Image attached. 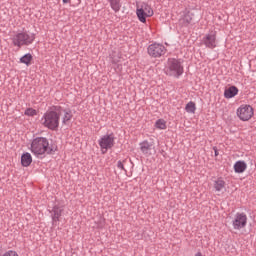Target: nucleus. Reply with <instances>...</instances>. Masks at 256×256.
I'll list each match as a JSON object with an SVG mask.
<instances>
[{"label":"nucleus","instance_id":"1","mask_svg":"<svg viewBox=\"0 0 256 256\" xmlns=\"http://www.w3.org/2000/svg\"><path fill=\"white\" fill-rule=\"evenodd\" d=\"M30 151L36 155H51L57 151V146L49 144V140L45 137H37L31 142Z\"/></svg>","mask_w":256,"mask_h":256},{"label":"nucleus","instance_id":"2","mask_svg":"<svg viewBox=\"0 0 256 256\" xmlns=\"http://www.w3.org/2000/svg\"><path fill=\"white\" fill-rule=\"evenodd\" d=\"M61 117V111H58L57 108L52 111L46 112L42 119L41 124L44 127H47V129H51L52 131H55L59 127V119Z\"/></svg>","mask_w":256,"mask_h":256},{"label":"nucleus","instance_id":"3","mask_svg":"<svg viewBox=\"0 0 256 256\" xmlns=\"http://www.w3.org/2000/svg\"><path fill=\"white\" fill-rule=\"evenodd\" d=\"M164 71L170 77H181L183 75V64H181L180 60L170 58L167 61Z\"/></svg>","mask_w":256,"mask_h":256},{"label":"nucleus","instance_id":"4","mask_svg":"<svg viewBox=\"0 0 256 256\" xmlns=\"http://www.w3.org/2000/svg\"><path fill=\"white\" fill-rule=\"evenodd\" d=\"M136 15L140 23H147V18L154 15L153 8L145 2L137 4Z\"/></svg>","mask_w":256,"mask_h":256},{"label":"nucleus","instance_id":"5","mask_svg":"<svg viewBox=\"0 0 256 256\" xmlns=\"http://www.w3.org/2000/svg\"><path fill=\"white\" fill-rule=\"evenodd\" d=\"M35 41V35L27 34V32H21L16 34L12 38V43L15 47H23V45H31Z\"/></svg>","mask_w":256,"mask_h":256},{"label":"nucleus","instance_id":"6","mask_svg":"<svg viewBox=\"0 0 256 256\" xmlns=\"http://www.w3.org/2000/svg\"><path fill=\"white\" fill-rule=\"evenodd\" d=\"M236 115L240 121H250L255 115V110L249 104H242L237 108Z\"/></svg>","mask_w":256,"mask_h":256},{"label":"nucleus","instance_id":"7","mask_svg":"<svg viewBox=\"0 0 256 256\" xmlns=\"http://www.w3.org/2000/svg\"><path fill=\"white\" fill-rule=\"evenodd\" d=\"M98 143L101 148V152L105 154L115 145V137L113 136V134L104 135L102 138L99 139Z\"/></svg>","mask_w":256,"mask_h":256},{"label":"nucleus","instance_id":"8","mask_svg":"<svg viewBox=\"0 0 256 256\" xmlns=\"http://www.w3.org/2000/svg\"><path fill=\"white\" fill-rule=\"evenodd\" d=\"M165 53H167V49L162 44L154 43L148 46V55L150 57H162Z\"/></svg>","mask_w":256,"mask_h":256},{"label":"nucleus","instance_id":"9","mask_svg":"<svg viewBox=\"0 0 256 256\" xmlns=\"http://www.w3.org/2000/svg\"><path fill=\"white\" fill-rule=\"evenodd\" d=\"M234 229L239 231L247 226V215L245 213H237L232 222Z\"/></svg>","mask_w":256,"mask_h":256},{"label":"nucleus","instance_id":"10","mask_svg":"<svg viewBox=\"0 0 256 256\" xmlns=\"http://www.w3.org/2000/svg\"><path fill=\"white\" fill-rule=\"evenodd\" d=\"M202 43L208 49H215V47H217V32H210L206 34L202 40Z\"/></svg>","mask_w":256,"mask_h":256},{"label":"nucleus","instance_id":"11","mask_svg":"<svg viewBox=\"0 0 256 256\" xmlns=\"http://www.w3.org/2000/svg\"><path fill=\"white\" fill-rule=\"evenodd\" d=\"M139 145L140 151L145 155V157H151V155H153V151H155V143L145 140Z\"/></svg>","mask_w":256,"mask_h":256},{"label":"nucleus","instance_id":"12","mask_svg":"<svg viewBox=\"0 0 256 256\" xmlns=\"http://www.w3.org/2000/svg\"><path fill=\"white\" fill-rule=\"evenodd\" d=\"M61 215H63V208L59 206H54L52 209V221L53 223L59 222V219H61Z\"/></svg>","mask_w":256,"mask_h":256},{"label":"nucleus","instance_id":"13","mask_svg":"<svg viewBox=\"0 0 256 256\" xmlns=\"http://www.w3.org/2000/svg\"><path fill=\"white\" fill-rule=\"evenodd\" d=\"M239 93V89L235 86H231L224 91V97L226 99H233Z\"/></svg>","mask_w":256,"mask_h":256},{"label":"nucleus","instance_id":"14","mask_svg":"<svg viewBox=\"0 0 256 256\" xmlns=\"http://www.w3.org/2000/svg\"><path fill=\"white\" fill-rule=\"evenodd\" d=\"M234 171L235 173H245V171H247V163H245V161H237L234 164Z\"/></svg>","mask_w":256,"mask_h":256},{"label":"nucleus","instance_id":"15","mask_svg":"<svg viewBox=\"0 0 256 256\" xmlns=\"http://www.w3.org/2000/svg\"><path fill=\"white\" fill-rule=\"evenodd\" d=\"M21 163L23 167H29V165L33 163V157L31 156V154H29V152H26L22 155Z\"/></svg>","mask_w":256,"mask_h":256},{"label":"nucleus","instance_id":"16","mask_svg":"<svg viewBox=\"0 0 256 256\" xmlns=\"http://www.w3.org/2000/svg\"><path fill=\"white\" fill-rule=\"evenodd\" d=\"M57 110L61 112V115H63V123H67L68 121H71V119L73 118V114L70 110H63L60 108H57Z\"/></svg>","mask_w":256,"mask_h":256},{"label":"nucleus","instance_id":"17","mask_svg":"<svg viewBox=\"0 0 256 256\" xmlns=\"http://www.w3.org/2000/svg\"><path fill=\"white\" fill-rule=\"evenodd\" d=\"M214 189L215 191H223L225 189V180L223 179H218L214 182Z\"/></svg>","mask_w":256,"mask_h":256},{"label":"nucleus","instance_id":"18","mask_svg":"<svg viewBox=\"0 0 256 256\" xmlns=\"http://www.w3.org/2000/svg\"><path fill=\"white\" fill-rule=\"evenodd\" d=\"M111 9L116 13L121 10V0H109Z\"/></svg>","mask_w":256,"mask_h":256},{"label":"nucleus","instance_id":"19","mask_svg":"<svg viewBox=\"0 0 256 256\" xmlns=\"http://www.w3.org/2000/svg\"><path fill=\"white\" fill-rule=\"evenodd\" d=\"M185 111H187L188 113L195 114V111H197V106L195 102L193 101L188 102L185 106Z\"/></svg>","mask_w":256,"mask_h":256},{"label":"nucleus","instance_id":"20","mask_svg":"<svg viewBox=\"0 0 256 256\" xmlns=\"http://www.w3.org/2000/svg\"><path fill=\"white\" fill-rule=\"evenodd\" d=\"M154 127L159 130H165L167 129V121H165L164 119H158L155 122Z\"/></svg>","mask_w":256,"mask_h":256},{"label":"nucleus","instance_id":"21","mask_svg":"<svg viewBox=\"0 0 256 256\" xmlns=\"http://www.w3.org/2000/svg\"><path fill=\"white\" fill-rule=\"evenodd\" d=\"M33 59V56L31 54H25L22 58H20V63H24V65H31V61Z\"/></svg>","mask_w":256,"mask_h":256},{"label":"nucleus","instance_id":"22","mask_svg":"<svg viewBox=\"0 0 256 256\" xmlns=\"http://www.w3.org/2000/svg\"><path fill=\"white\" fill-rule=\"evenodd\" d=\"M38 114H39V111L33 108H27L24 112V115H26V117H35Z\"/></svg>","mask_w":256,"mask_h":256},{"label":"nucleus","instance_id":"23","mask_svg":"<svg viewBox=\"0 0 256 256\" xmlns=\"http://www.w3.org/2000/svg\"><path fill=\"white\" fill-rule=\"evenodd\" d=\"M0 256H19V254L15 250H8Z\"/></svg>","mask_w":256,"mask_h":256},{"label":"nucleus","instance_id":"24","mask_svg":"<svg viewBox=\"0 0 256 256\" xmlns=\"http://www.w3.org/2000/svg\"><path fill=\"white\" fill-rule=\"evenodd\" d=\"M125 161L126 160H123V161H118L117 162V167H118V169H121V171H125Z\"/></svg>","mask_w":256,"mask_h":256},{"label":"nucleus","instance_id":"25","mask_svg":"<svg viewBox=\"0 0 256 256\" xmlns=\"http://www.w3.org/2000/svg\"><path fill=\"white\" fill-rule=\"evenodd\" d=\"M184 21H186V23H189L190 21H193V17L191 16V14L187 13L184 16Z\"/></svg>","mask_w":256,"mask_h":256},{"label":"nucleus","instance_id":"26","mask_svg":"<svg viewBox=\"0 0 256 256\" xmlns=\"http://www.w3.org/2000/svg\"><path fill=\"white\" fill-rule=\"evenodd\" d=\"M121 61V55L113 56L112 57V63H119Z\"/></svg>","mask_w":256,"mask_h":256},{"label":"nucleus","instance_id":"27","mask_svg":"<svg viewBox=\"0 0 256 256\" xmlns=\"http://www.w3.org/2000/svg\"><path fill=\"white\" fill-rule=\"evenodd\" d=\"M213 149H214L215 157H217V155H219V151H217L216 147H214Z\"/></svg>","mask_w":256,"mask_h":256},{"label":"nucleus","instance_id":"28","mask_svg":"<svg viewBox=\"0 0 256 256\" xmlns=\"http://www.w3.org/2000/svg\"><path fill=\"white\" fill-rule=\"evenodd\" d=\"M64 4L71 3V0H62Z\"/></svg>","mask_w":256,"mask_h":256},{"label":"nucleus","instance_id":"29","mask_svg":"<svg viewBox=\"0 0 256 256\" xmlns=\"http://www.w3.org/2000/svg\"><path fill=\"white\" fill-rule=\"evenodd\" d=\"M195 256H203V254H201V252H198L195 254Z\"/></svg>","mask_w":256,"mask_h":256}]
</instances>
